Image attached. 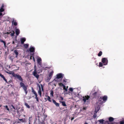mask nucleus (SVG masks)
<instances>
[{"label": "nucleus", "instance_id": "obj_64", "mask_svg": "<svg viewBox=\"0 0 124 124\" xmlns=\"http://www.w3.org/2000/svg\"><path fill=\"white\" fill-rule=\"evenodd\" d=\"M51 124H53V123H51Z\"/></svg>", "mask_w": 124, "mask_h": 124}, {"label": "nucleus", "instance_id": "obj_34", "mask_svg": "<svg viewBox=\"0 0 124 124\" xmlns=\"http://www.w3.org/2000/svg\"><path fill=\"white\" fill-rule=\"evenodd\" d=\"M97 94V92H95L93 94V95L95 97L97 96L96 95Z\"/></svg>", "mask_w": 124, "mask_h": 124}, {"label": "nucleus", "instance_id": "obj_48", "mask_svg": "<svg viewBox=\"0 0 124 124\" xmlns=\"http://www.w3.org/2000/svg\"><path fill=\"white\" fill-rule=\"evenodd\" d=\"M19 120L21 121H22L23 122L24 121L23 119H19Z\"/></svg>", "mask_w": 124, "mask_h": 124}, {"label": "nucleus", "instance_id": "obj_20", "mask_svg": "<svg viewBox=\"0 0 124 124\" xmlns=\"http://www.w3.org/2000/svg\"><path fill=\"white\" fill-rule=\"evenodd\" d=\"M53 73V72L52 71L51 72H50L49 75V77L51 78Z\"/></svg>", "mask_w": 124, "mask_h": 124}, {"label": "nucleus", "instance_id": "obj_25", "mask_svg": "<svg viewBox=\"0 0 124 124\" xmlns=\"http://www.w3.org/2000/svg\"><path fill=\"white\" fill-rule=\"evenodd\" d=\"M25 105L27 108H30V106L28 105V104L27 103H25Z\"/></svg>", "mask_w": 124, "mask_h": 124}, {"label": "nucleus", "instance_id": "obj_52", "mask_svg": "<svg viewBox=\"0 0 124 124\" xmlns=\"http://www.w3.org/2000/svg\"><path fill=\"white\" fill-rule=\"evenodd\" d=\"M60 98L62 100H63V98L62 97H61Z\"/></svg>", "mask_w": 124, "mask_h": 124}, {"label": "nucleus", "instance_id": "obj_4", "mask_svg": "<svg viewBox=\"0 0 124 124\" xmlns=\"http://www.w3.org/2000/svg\"><path fill=\"white\" fill-rule=\"evenodd\" d=\"M89 98L90 96L88 95L85 96L83 97L82 101H84V104H85L86 101H88Z\"/></svg>", "mask_w": 124, "mask_h": 124}, {"label": "nucleus", "instance_id": "obj_59", "mask_svg": "<svg viewBox=\"0 0 124 124\" xmlns=\"http://www.w3.org/2000/svg\"><path fill=\"white\" fill-rule=\"evenodd\" d=\"M29 124H30V122H29Z\"/></svg>", "mask_w": 124, "mask_h": 124}, {"label": "nucleus", "instance_id": "obj_62", "mask_svg": "<svg viewBox=\"0 0 124 124\" xmlns=\"http://www.w3.org/2000/svg\"><path fill=\"white\" fill-rule=\"evenodd\" d=\"M1 105H0V107H1Z\"/></svg>", "mask_w": 124, "mask_h": 124}, {"label": "nucleus", "instance_id": "obj_53", "mask_svg": "<svg viewBox=\"0 0 124 124\" xmlns=\"http://www.w3.org/2000/svg\"><path fill=\"white\" fill-rule=\"evenodd\" d=\"M4 7V5H2L1 6V8H3V7Z\"/></svg>", "mask_w": 124, "mask_h": 124}, {"label": "nucleus", "instance_id": "obj_27", "mask_svg": "<svg viewBox=\"0 0 124 124\" xmlns=\"http://www.w3.org/2000/svg\"><path fill=\"white\" fill-rule=\"evenodd\" d=\"M24 47L26 48H27L29 46V44H25L24 45Z\"/></svg>", "mask_w": 124, "mask_h": 124}, {"label": "nucleus", "instance_id": "obj_10", "mask_svg": "<svg viewBox=\"0 0 124 124\" xmlns=\"http://www.w3.org/2000/svg\"><path fill=\"white\" fill-rule=\"evenodd\" d=\"M15 31L16 34V35L18 36L20 33V30L19 29L17 28L16 27L15 28Z\"/></svg>", "mask_w": 124, "mask_h": 124}, {"label": "nucleus", "instance_id": "obj_55", "mask_svg": "<svg viewBox=\"0 0 124 124\" xmlns=\"http://www.w3.org/2000/svg\"><path fill=\"white\" fill-rule=\"evenodd\" d=\"M2 15V13L0 12V16H1Z\"/></svg>", "mask_w": 124, "mask_h": 124}, {"label": "nucleus", "instance_id": "obj_8", "mask_svg": "<svg viewBox=\"0 0 124 124\" xmlns=\"http://www.w3.org/2000/svg\"><path fill=\"white\" fill-rule=\"evenodd\" d=\"M33 74L34 76L37 79L39 77V75H38L37 73V71L36 69H34V71L33 72Z\"/></svg>", "mask_w": 124, "mask_h": 124}, {"label": "nucleus", "instance_id": "obj_49", "mask_svg": "<svg viewBox=\"0 0 124 124\" xmlns=\"http://www.w3.org/2000/svg\"><path fill=\"white\" fill-rule=\"evenodd\" d=\"M86 108L85 107H84L83 108V110H85L86 109Z\"/></svg>", "mask_w": 124, "mask_h": 124}, {"label": "nucleus", "instance_id": "obj_32", "mask_svg": "<svg viewBox=\"0 0 124 124\" xmlns=\"http://www.w3.org/2000/svg\"><path fill=\"white\" fill-rule=\"evenodd\" d=\"M14 58V57L12 56H11L10 57V59L12 62L13 61V59Z\"/></svg>", "mask_w": 124, "mask_h": 124}, {"label": "nucleus", "instance_id": "obj_2", "mask_svg": "<svg viewBox=\"0 0 124 124\" xmlns=\"http://www.w3.org/2000/svg\"><path fill=\"white\" fill-rule=\"evenodd\" d=\"M12 76L13 77L17 78L19 80L21 81V82H22L23 81V79L20 75L17 74H15V73H13L12 74Z\"/></svg>", "mask_w": 124, "mask_h": 124}, {"label": "nucleus", "instance_id": "obj_56", "mask_svg": "<svg viewBox=\"0 0 124 124\" xmlns=\"http://www.w3.org/2000/svg\"><path fill=\"white\" fill-rule=\"evenodd\" d=\"M33 61L35 62V59H34V58L33 57Z\"/></svg>", "mask_w": 124, "mask_h": 124}, {"label": "nucleus", "instance_id": "obj_42", "mask_svg": "<svg viewBox=\"0 0 124 124\" xmlns=\"http://www.w3.org/2000/svg\"><path fill=\"white\" fill-rule=\"evenodd\" d=\"M11 106L12 107V108H13L14 109L13 111H15V110L16 109L14 107L13 105H11Z\"/></svg>", "mask_w": 124, "mask_h": 124}, {"label": "nucleus", "instance_id": "obj_3", "mask_svg": "<svg viewBox=\"0 0 124 124\" xmlns=\"http://www.w3.org/2000/svg\"><path fill=\"white\" fill-rule=\"evenodd\" d=\"M101 62L103 63V65H107L108 63V60L107 58L105 57L102 58Z\"/></svg>", "mask_w": 124, "mask_h": 124}, {"label": "nucleus", "instance_id": "obj_47", "mask_svg": "<svg viewBox=\"0 0 124 124\" xmlns=\"http://www.w3.org/2000/svg\"><path fill=\"white\" fill-rule=\"evenodd\" d=\"M31 117H29V122H30L31 121Z\"/></svg>", "mask_w": 124, "mask_h": 124}, {"label": "nucleus", "instance_id": "obj_43", "mask_svg": "<svg viewBox=\"0 0 124 124\" xmlns=\"http://www.w3.org/2000/svg\"><path fill=\"white\" fill-rule=\"evenodd\" d=\"M51 78L49 77H48L47 78V80L48 81H49Z\"/></svg>", "mask_w": 124, "mask_h": 124}, {"label": "nucleus", "instance_id": "obj_21", "mask_svg": "<svg viewBox=\"0 0 124 124\" xmlns=\"http://www.w3.org/2000/svg\"><path fill=\"white\" fill-rule=\"evenodd\" d=\"M104 121V120L103 119H100L98 120L99 122L101 124H103Z\"/></svg>", "mask_w": 124, "mask_h": 124}, {"label": "nucleus", "instance_id": "obj_40", "mask_svg": "<svg viewBox=\"0 0 124 124\" xmlns=\"http://www.w3.org/2000/svg\"><path fill=\"white\" fill-rule=\"evenodd\" d=\"M4 10L3 8H1L0 9V12H3Z\"/></svg>", "mask_w": 124, "mask_h": 124}, {"label": "nucleus", "instance_id": "obj_15", "mask_svg": "<svg viewBox=\"0 0 124 124\" xmlns=\"http://www.w3.org/2000/svg\"><path fill=\"white\" fill-rule=\"evenodd\" d=\"M53 103L55 104V105H56V106L57 107L59 106V103L56 102L55 100H54V99H53Z\"/></svg>", "mask_w": 124, "mask_h": 124}, {"label": "nucleus", "instance_id": "obj_5", "mask_svg": "<svg viewBox=\"0 0 124 124\" xmlns=\"http://www.w3.org/2000/svg\"><path fill=\"white\" fill-rule=\"evenodd\" d=\"M20 87L23 88L24 90H27V87L24 83H23L22 82H20Z\"/></svg>", "mask_w": 124, "mask_h": 124}, {"label": "nucleus", "instance_id": "obj_30", "mask_svg": "<svg viewBox=\"0 0 124 124\" xmlns=\"http://www.w3.org/2000/svg\"><path fill=\"white\" fill-rule=\"evenodd\" d=\"M4 107H5V108L8 111H9V109L8 106L7 105L6 106H4Z\"/></svg>", "mask_w": 124, "mask_h": 124}, {"label": "nucleus", "instance_id": "obj_17", "mask_svg": "<svg viewBox=\"0 0 124 124\" xmlns=\"http://www.w3.org/2000/svg\"><path fill=\"white\" fill-rule=\"evenodd\" d=\"M0 76L3 78V80L6 82L7 83V81L6 79L4 76L2 74L0 75Z\"/></svg>", "mask_w": 124, "mask_h": 124}, {"label": "nucleus", "instance_id": "obj_7", "mask_svg": "<svg viewBox=\"0 0 124 124\" xmlns=\"http://www.w3.org/2000/svg\"><path fill=\"white\" fill-rule=\"evenodd\" d=\"M104 103V102H103V101L102 98L101 97L99 99L98 102L97 103V104L95 106L97 105H100H100L98 104V103L100 104H102L103 103Z\"/></svg>", "mask_w": 124, "mask_h": 124}, {"label": "nucleus", "instance_id": "obj_23", "mask_svg": "<svg viewBox=\"0 0 124 124\" xmlns=\"http://www.w3.org/2000/svg\"><path fill=\"white\" fill-rule=\"evenodd\" d=\"M63 106L64 107H65L66 106V105L65 104V103L64 101H62L61 102Z\"/></svg>", "mask_w": 124, "mask_h": 124}, {"label": "nucleus", "instance_id": "obj_54", "mask_svg": "<svg viewBox=\"0 0 124 124\" xmlns=\"http://www.w3.org/2000/svg\"><path fill=\"white\" fill-rule=\"evenodd\" d=\"M74 119V117H72V118L71 119V120H73V119Z\"/></svg>", "mask_w": 124, "mask_h": 124}, {"label": "nucleus", "instance_id": "obj_60", "mask_svg": "<svg viewBox=\"0 0 124 124\" xmlns=\"http://www.w3.org/2000/svg\"><path fill=\"white\" fill-rule=\"evenodd\" d=\"M68 86H67L66 88H67V89L68 88Z\"/></svg>", "mask_w": 124, "mask_h": 124}, {"label": "nucleus", "instance_id": "obj_1", "mask_svg": "<svg viewBox=\"0 0 124 124\" xmlns=\"http://www.w3.org/2000/svg\"><path fill=\"white\" fill-rule=\"evenodd\" d=\"M100 108V105H97L95 107V111L94 113V115L93 116V117L94 118H95L97 116V115L96 114L99 111Z\"/></svg>", "mask_w": 124, "mask_h": 124}, {"label": "nucleus", "instance_id": "obj_61", "mask_svg": "<svg viewBox=\"0 0 124 124\" xmlns=\"http://www.w3.org/2000/svg\"><path fill=\"white\" fill-rule=\"evenodd\" d=\"M36 67V66H34V69H35V67Z\"/></svg>", "mask_w": 124, "mask_h": 124}, {"label": "nucleus", "instance_id": "obj_14", "mask_svg": "<svg viewBox=\"0 0 124 124\" xmlns=\"http://www.w3.org/2000/svg\"><path fill=\"white\" fill-rule=\"evenodd\" d=\"M107 96H104L102 98L103 101V102L105 103L107 100Z\"/></svg>", "mask_w": 124, "mask_h": 124}, {"label": "nucleus", "instance_id": "obj_16", "mask_svg": "<svg viewBox=\"0 0 124 124\" xmlns=\"http://www.w3.org/2000/svg\"><path fill=\"white\" fill-rule=\"evenodd\" d=\"M114 118L111 117H110L108 118V121L109 122H112L114 121Z\"/></svg>", "mask_w": 124, "mask_h": 124}, {"label": "nucleus", "instance_id": "obj_36", "mask_svg": "<svg viewBox=\"0 0 124 124\" xmlns=\"http://www.w3.org/2000/svg\"><path fill=\"white\" fill-rule=\"evenodd\" d=\"M15 32L14 31H13L12 33H11V34H10V35L11 36H12L14 35L15 34Z\"/></svg>", "mask_w": 124, "mask_h": 124}, {"label": "nucleus", "instance_id": "obj_63", "mask_svg": "<svg viewBox=\"0 0 124 124\" xmlns=\"http://www.w3.org/2000/svg\"><path fill=\"white\" fill-rule=\"evenodd\" d=\"M9 82H11V81H9Z\"/></svg>", "mask_w": 124, "mask_h": 124}, {"label": "nucleus", "instance_id": "obj_29", "mask_svg": "<svg viewBox=\"0 0 124 124\" xmlns=\"http://www.w3.org/2000/svg\"><path fill=\"white\" fill-rule=\"evenodd\" d=\"M50 99H51V98H50V97L49 96H47V100L49 102H51V101L50 100Z\"/></svg>", "mask_w": 124, "mask_h": 124}, {"label": "nucleus", "instance_id": "obj_9", "mask_svg": "<svg viewBox=\"0 0 124 124\" xmlns=\"http://www.w3.org/2000/svg\"><path fill=\"white\" fill-rule=\"evenodd\" d=\"M64 74L61 73H59L56 75L57 78V79H60L62 78Z\"/></svg>", "mask_w": 124, "mask_h": 124}, {"label": "nucleus", "instance_id": "obj_31", "mask_svg": "<svg viewBox=\"0 0 124 124\" xmlns=\"http://www.w3.org/2000/svg\"><path fill=\"white\" fill-rule=\"evenodd\" d=\"M38 93L39 94V95L40 96V97H41V90H39L38 91Z\"/></svg>", "mask_w": 124, "mask_h": 124}, {"label": "nucleus", "instance_id": "obj_44", "mask_svg": "<svg viewBox=\"0 0 124 124\" xmlns=\"http://www.w3.org/2000/svg\"><path fill=\"white\" fill-rule=\"evenodd\" d=\"M11 32H10V33ZM3 34H7L8 35V34H9L10 33V32H5V33H4V32H3Z\"/></svg>", "mask_w": 124, "mask_h": 124}, {"label": "nucleus", "instance_id": "obj_38", "mask_svg": "<svg viewBox=\"0 0 124 124\" xmlns=\"http://www.w3.org/2000/svg\"><path fill=\"white\" fill-rule=\"evenodd\" d=\"M37 86L39 88V90H41V87L40 85L38 83L37 84Z\"/></svg>", "mask_w": 124, "mask_h": 124}, {"label": "nucleus", "instance_id": "obj_45", "mask_svg": "<svg viewBox=\"0 0 124 124\" xmlns=\"http://www.w3.org/2000/svg\"><path fill=\"white\" fill-rule=\"evenodd\" d=\"M41 86L42 91H43V90H44L43 87V85L42 84H41Z\"/></svg>", "mask_w": 124, "mask_h": 124}, {"label": "nucleus", "instance_id": "obj_28", "mask_svg": "<svg viewBox=\"0 0 124 124\" xmlns=\"http://www.w3.org/2000/svg\"><path fill=\"white\" fill-rule=\"evenodd\" d=\"M103 66V64L102 62H100L99 63V67H101Z\"/></svg>", "mask_w": 124, "mask_h": 124}, {"label": "nucleus", "instance_id": "obj_46", "mask_svg": "<svg viewBox=\"0 0 124 124\" xmlns=\"http://www.w3.org/2000/svg\"><path fill=\"white\" fill-rule=\"evenodd\" d=\"M7 72V73H9V74H11L12 75V74L13 73H14L13 72Z\"/></svg>", "mask_w": 124, "mask_h": 124}, {"label": "nucleus", "instance_id": "obj_24", "mask_svg": "<svg viewBox=\"0 0 124 124\" xmlns=\"http://www.w3.org/2000/svg\"><path fill=\"white\" fill-rule=\"evenodd\" d=\"M63 90H64L65 92H67L68 91L67 88H66V86L65 85L63 87Z\"/></svg>", "mask_w": 124, "mask_h": 124}, {"label": "nucleus", "instance_id": "obj_6", "mask_svg": "<svg viewBox=\"0 0 124 124\" xmlns=\"http://www.w3.org/2000/svg\"><path fill=\"white\" fill-rule=\"evenodd\" d=\"M37 63L40 65H41L42 64V59L39 56H37Z\"/></svg>", "mask_w": 124, "mask_h": 124}, {"label": "nucleus", "instance_id": "obj_26", "mask_svg": "<svg viewBox=\"0 0 124 124\" xmlns=\"http://www.w3.org/2000/svg\"><path fill=\"white\" fill-rule=\"evenodd\" d=\"M102 54V52L101 51H100L98 54V56H100Z\"/></svg>", "mask_w": 124, "mask_h": 124}, {"label": "nucleus", "instance_id": "obj_22", "mask_svg": "<svg viewBox=\"0 0 124 124\" xmlns=\"http://www.w3.org/2000/svg\"><path fill=\"white\" fill-rule=\"evenodd\" d=\"M32 93H33V94H35V96L37 95L36 93V92L32 88Z\"/></svg>", "mask_w": 124, "mask_h": 124}, {"label": "nucleus", "instance_id": "obj_12", "mask_svg": "<svg viewBox=\"0 0 124 124\" xmlns=\"http://www.w3.org/2000/svg\"><path fill=\"white\" fill-rule=\"evenodd\" d=\"M35 48L32 46H31L29 49L31 53L34 52L35 51Z\"/></svg>", "mask_w": 124, "mask_h": 124}, {"label": "nucleus", "instance_id": "obj_39", "mask_svg": "<svg viewBox=\"0 0 124 124\" xmlns=\"http://www.w3.org/2000/svg\"><path fill=\"white\" fill-rule=\"evenodd\" d=\"M35 98L36 99V101H39L38 100V98L37 97V95L35 96Z\"/></svg>", "mask_w": 124, "mask_h": 124}, {"label": "nucleus", "instance_id": "obj_51", "mask_svg": "<svg viewBox=\"0 0 124 124\" xmlns=\"http://www.w3.org/2000/svg\"><path fill=\"white\" fill-rule=\"evenodd\" d=\"M24 91L25 93L26 94L27 93V90H24Z\"/></svg>", "mask_w": 124, "mask_h": 124}, {"label": "nucleus", "instance_id": "obj_41", "mask_svg": "<svg viewBox=\"0 0 124 124\" xmlns=\"http://www.w3.org/2000/svg\"><path fill=\"white\" fill-rule=\"evenodd\" d=\"M69 90L71 92H73V89L72 88L70 87L69 88Z\"/></svg>", "mask_w": 124, "mask_h": 124}, {"label": "nucleus", "instance_id": "obj_19", "mask_svg": "<svg viewBox=\"0 0 124 124\" xmlns=\"http://www.w3.org/2000/svg\"><path fill=\"white\" fill-rule=\"evenodd\" d=\"M0 42H1L3 43H4V46H6V44L5 42L3 40L1 39H0Z\"/></svg>", "mask_w": 124, "mask_h": 124}, {"label": "nucleus", "instance_id": "obj_37", "mask_svg": "<svg viewBox=\"0 0 124 124\" xmlns=\"http://www.w3.org/2000/svg\"><path fill=\"white\" fill-rule=\"evenodd\" d=\"M120 124H124V119L122 121H121L120 122Z\"/></svg>", "mask_w": 124, "mask_h": 124}, {"label": "nucleus", "instance_id": "obj_57", "mask_svg": "<svg viewBox=\"0 0 124 124\" xmlns=\"http://www.w3.org/2000/svg\"><path fill=\"white\" fill-rule=\"evenodd\" d=\"M14 41H13V42H12V44H14Z\"/></svg>", "mask_w": 124, "mask_h": 124}, {"label": "nucleus", "instance_id": "obj_13", "mask_svg": "<svg viewBox=\"0 0 124 124\" xmlns=\"http://www.w3.org/2000/svg\"><path fill=\"white\" fill-rule=\"evenodd\" d=\"M26 39L25 38H21V43L22 44H23L24 42L26 41Z\"/></svg>", "mask_w": 124, "mask_h": 124}, {"label": "nucleus", "instance_id": "obj_11", "mask_svg": "<svg viewBox=\"0 0 124 124\" xmlns=\"http://www.w3.org/2000/svg\"><path fill=\"white\" fill-rule=\"evenodd\" d=\"M12 24H13V25L15 26H16L17 25V23L16 20H15L14 18H12Z\"/></svg>", "mask_w": 124, "mask_h": 124}, {"label": "nucleus", "instance_id": "obj_18", "mask_svg": "<svg viewBox=\"0 0 124 124\" xmlns=\"http://www.w3.org/2000/svg\"><path fill=\"white\" fill-rule=\"evenodd\" d=\"M14 53L16 54V57H17V56L18 55V53L17 51V50H15L14 51Z\"/></svg>", "mask_w": 124, "mask_h": 124}, {"label": "nucleus", "instance_id": "obj_33", "mask_svg": "<svg viewBox=\"0 0 124 124\" xmlns=\"http://www.w3.org/2000/svg\"><path fill=\"white\" fill-rule=\"evenodd\" d=\"M50 94L52 97H53L54 92L53 91H51Z\"/></svg>", "mask_w": 124, "mask_h": 124}, {"label": "nucleus", "instance_id": "obj_50", "mask_svg": "<svg viewBox=\"0 0 124 124\" xmlns=\"http://www.w3.org/2000/svg\"><path fill=\"white\" fill-rule=\"evenodd\" d=\"M63 81L64 82L66 83L67 82V80L65 79H63Z\"/></svg>", "mask_w": 124, "mask_h": 124}, {"label": "nucleus", "instance_id": "obj_58", "mask_svg": "<svg viewBox=\"0 0 124 124\" xmlns=\"http://www.w3.org/2000/svg\"><path fill=\"white\" fill-rule=\"evenodd\" d=\"M85 124H88L87 123H85Z\"/></svg>", "mask_w": 124, "mask_h": 124}, {"label": "nucleus", "instance_id": "obj_35", "mask_svg": "<svg viewBox=\"0 0 124 124\" xmlns=\"http://www.w3.org/2000/svg\"><path fill=\"white\" fill-rule=\"evenodd\" d=\"M59 86H62L63 87L65 85L63 84L62 83H59Z\"/></svg>", "mask_w": 124, "mask_h": 124}]
</instances>
